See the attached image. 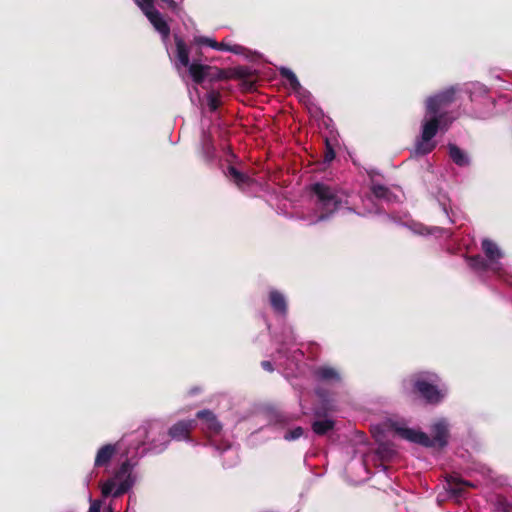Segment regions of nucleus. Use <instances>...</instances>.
I'll return each mask as SVG.
<instances>
[{
	"label": "nucleus",
	"instance_id": "obj_13",
	"mask_svg": "<svg viewBox=\"0 0 512 512\" xmlns=\"http://www.w3.org/2000/svg\"><path fill=\"white\" fill-rule=\"evenodd\" d=\"M174 41H175V45H176L175 67L178 70H180L181 68H183V67L186 68L189 66V64H191L190 58H189L190 51H189L187 44L181 37L175 35Z\"/></svg>",
	"mask_w": 512,
	"mask_h": 512
},
{
	"label": "nucleus",
	"instance_id": "obj_20",
	"mask_svg": "<svg viewBox=\"0 0 512 512\" xmlns=\"http://www.w3.org/2000/svg\"><path fill=\"white\" fill-rule=\"evenodd\" d=\"M269 301L273 310L281 315L287 314V302L284 295L278 290H271L269 293Z\"/></svg>",
	"mask_w": 512,
	"mask_h": 512
},
{
	"label": "nucleus",
	"instance_id": "obj_24",
	"mask_svg": "<svg viewBox=\"0 0 512 512\" xmlns=\"http://www.w3.org/2000/svg\"><path fill=\"white\" fill-rule=\"evenodd\" d=\"M279 72L280 75L288 81L290 87L293 90L297 91L301 88V84L292 70L286 67H282L280 68Z\"/></svg>",
	"mask_w": 512,
	"mask_h": 512
},
{
	"label": "nucleus",
	"instance_id": "obj_31",
	"mask_svg": "<svg viewBox=\"0 0 512 512\" xmlns=\"http://www.w3.org/2000/svg\"><path fill=\"white\" fill-rule=\"evenodd\" d=\"M261 367L265 371H267V372H273L274 371L273 364L270 361H267V360H264V361L261 362Z\"/></svg>",
	"mask_w": 512,
	"mask_h": 512
},
{
	"label": "nucleus",
	"instance_id": "obj_17",
	"mask_svg": "<svg viewBox=\"0 0 512 512\" xmlns=\"http://www.w3.org/2000/svg\"><path fill=\"white\" fill-rule=\"evenodd\" d=\"M446 482V490L457 498L463 496L466 488L473 486L470 482L464 481L454 476H450L449 478H447Z\"/></svg>",
	"mask_w": 512,
	"mask_h": 512
},
{
	"label": "nucleus",
	"instance_id": "obj_34",
	"mask_svg": "<svg viewBox=\"0 0 512 512\" xmlns=\"http://www.w3.org/2000/svg\"><path fill=\"white\" fill-rule=\"evenodd\" d=\"M276 417H277V421H278V422H281V423H282V422H284V421H285V420H284V417H283L282 415H280V414H278Z\"/></svg>",
	"mask_w": 512,
	"mask_h": 512
},
{
	"label": "nucleus",
	"instance_id": "obj_8",
	"mask_svg": "<svg viewBox=\"0 0 512 512\" xmlns=\"http://www.w3.org/2000/svg\"><path fill=\"white\" fill-rule=\"evenodd\" d=\"M449 430L444 421H439L432 426V437L429 436L427 448L442 449L448 444Z\"/></svg>",
	"mask_w": 512,
	"mask_h": 512
},
{
	"label": "nucleus",
	"instance_id": "obj_16",
	"mask_svg": "<svg viewBox=\"0 0 512 512\" xmlns=\"http://www.w3.org/2000/svg\"><path fill=\"white\" fill-rule=\"evenodd\" d=\"M225 175L240 189L249 186L252 179L246 173L239 171L235 166L229 165Z\"/></svg>",
	"mask_w": 512,
	"mask_h": 512
},
{
	"label": "nucleus",
	"instance_id": "obj_28",
	"mask_svg": "<svg viewBox=\"0 0 512 512\" xmlns=\"http://www.w3.org/2000/svg\"><path fill=\"white\" fill-rule=\"evenodd\" d=\"M304 434V430L302 427H296L292 430H288L285 435L284 439L287 441H292L300 438Z\"/></svg>",
	"mask_w": 512,
	"mask_h": 512
},
{
	"label": "nucleus",
	"instance_id": "obj_7",
	"mask_svg": "<svg viewBox=\"0 0 512 512\" xmlns=\"http://www.w3.org/2000/svg\"><path fill=\"white\" fill-rule=\"evenodd\" d=\"M196 427L195 420H180L172 425L168 430V435L175 441H190L191 432Z\"/></svg>",
	"mask_w": 512,
	"mask_h": 512
},
{
	"label": "nucleus",
	"instance_id": "obj_29",
	"mask_svg": "<svg viewBox=\"0 0 512 512\" xmlns=\"http://www.w3.org/2000/svg\"><path fill=\"white\" fill-rule=\"evenodd\" d=\"M136 3L145 15L150 11L156 10L154 0H136Z\"/></svg>",
	"mask_w": 512,
	"mask_h": 512
},
{
	"label": "nucleus",
	"instance_id": "obj_23",
	"mask_svg": "<svg viewBox=\"0 0 512 512\" xmlns=\"http://www.w3.org/2000/svg\"><path fill=\"white\" fill-rule=\"evenodd\" d=\"M335 422L332 419L317 420L312 423V430L315 434L323 436L333 430Z\"/></svg>",
	"mask_w": 512,
	"mask_h": 512
},
{
	"label": "nucleus",
	"instance_id": "obj_11",
	"mask_svg": "<svg viewBox=\"0 0 512 512\" xmlns=\"http://www.w3.org/2000/svg\"><path fill=\"white\" fill-rule=\"evenodd\" d=\"M196 417L203 421L204 429L212 435H218L222 430V424L214 412L209 409L198 411Z\"/></svg>",
	"mask_w": 512,
	"mask_h": 512
},
{
	"label": "nucleus",
	"instance_id": "obj_2",
	"mask_svg": "<svg viewBox=\"0 0 512 512\" xmlns=\"http://www.w3.org/2000/svg\"><path fill=\"white\" fill-rule=\"evenodd\" d=\"M133 464L127 458L114 471L111 478L101 484V494L107 498L112 496L118 498L127 493L134 485L135 479L132 475Z\"/></svg>",
	"mask_w": 512,
	"mask_h": 512
},
{
	"label": "nucleus",
	"instance_id": "obj_19",
	"mask_svg": "<svg viewBox=\"0 0 512 512\" xmlns=\"http://www.w3.org/2000/svg\"><path fill=\"white\" fill-rule=\"evenodd\" d=\"M481 247L485 256L487 257V260L491 264H494L503 256V253L501 252L497 244L490 239H483Z\"/></svg>",
	"mask_w": 512,
	"mask_h": 512
},
{
	"label": "nucleus",
	"instance_id": "obj_6",
	"mask_svg": "<svg viewBox=\"0 0 512 512\" xmlns=\"http://www.w3.org/2000/svg\"><path fill=\"white\" fill-rule=\"evenodd\" d=\"M187 68L189 75L196 84H202L207 77L211 79H224L226 77L223 70L197 63L196 61L189 64Z\"/></svg>",
	"mask_w": 512,
	"mask_h": 512
},
{
	"label": "nucleus",
	"instance_id": "obj_5",
	"mask_svg": "<svg viewBox=\"0 0 512 512\" xmlns=\"http://www.w3.org/2000/svg\"><path fill=\"white\" fill-rule=\"evenodd\" d=\"M457 89L449 87L426 100L427 114H440L456 100Z\"/></svg>",
	"mask_w": 512,
	"mask_h": 512
},
{
	"label": "nucleus",
	"instance_id": "obj_3",
	"mask_svg": "<svg viewBox=\"0 0 512 512\" xmlns=\"http://www.w3.org/2000/svg\"><path fill=\"white\" fill-rule=\"evenodd\" d=\"M453 119L448 117V112L440 114H427L422 121L421 141L417 143L416 150L420 154H428L434 148L435 144H430L439 129L447 131Z\"/></svg>",
	"mask_w": 512,
	"mask_h": 512
},
{
	"label": "nucleus",
	"instance_id": "obj_12",
	"mask_svg": "<svg viewBox=\"0 0 512 512\" xmlns=\"http://www.w3.org/2000/svg\"><path fill=\"white\" fill-rule=\"evenodd\" d=\"M194 42L198 45H205V46H208V47H211L215 50H219V51H229V52H232L234 54H240L243 50V47L241 45H228L224 42H217L216 40L212 39V38H209V37H205V36H199V37H196L194 39Z\"/></svg>",
	"mask_w": 512,
	"mask_h": 512
},
{
	"label": "nucleus",
	"instance_id": "obj_10",
	"mask_svg": "<svg viewBox=\"0 0 512 512\" xmlns=\"http://www.w3.org/2000/svg\"><path fill=\"white\" fill-rule=\"evenodd\" d=\"M395 432L401 438H403V439H405L407 441H410L412 443L419 444V445H421L423 447H426V446L429 445L428 444L429 435L424 433V432H422V431L415 430V429H412V428L396 426L395 427Z\"/></svg>",
	"mask_w": 512,
	"mask_h": 512
},
{
	"label": "nucleus",
	"instance_id": "obj_1",
	"mask_svg": "<svg viewBox=\"0 0 512 512\" xmlns=\"http://www.w3.org/2000/svg\"><path fill=\"white\" fill-rule=\"evenodd\" d=\"M403 393L425 401L426 404L438 405L447 395V388L441 384V378L431 371H419L402 381Z\"/></svg>",
	"mask_w": 512,
	"mask_h": 512
},
{
	"label": "nucleus",
	"instance_id": "obj_25",
	"mask_svg": "<svg viewBox=\"0 0 512 512\" xmlns=\"http://www.w3.org/2000/svg\"><path fill=\"white\" fill-rule=\"evenodd\" d=\"M206 99L211 112H215L221 106V93L217 90H210Z\"/></svg>",
	"mask_w": 512,
	"mask_h": 512
},
{
	"label": "nucleus",
	"instance_id": "obj_30",
	"mask_svg": "<svg viewBox=\"0 0 512 512\" xmlns=\"http://www.w3.org/2000/svg\"><path fill=\"white\" fill-rule=\"evenodd\" d=\"M160 5L164 8L174 10L176 8V2L174 0H159Z\"/></svg>",
	"mask_w": 512,
	"mask_h": 512
},
{
	"label": "nucleus",
	"instance_id": "obj_21",
	"mask_svg": "<svg viewBox=\"0 0 512 512\" xmlns=\"http://www.w3.org/2000/svg\"><path fill=\"white\" fill-rule=\"evenodd\" d=\"M201 154L206 160H211L215 154L213 137L210 133L203 132L200 140Z\"/></svg>",
	"mask_w": 512,
	"mask_h": 512
},
{
	"label": "nucleus",
	"instance_id": "obj_32",
	"mask_svg": "<svg viewBox=\"0 0 512 512\" xmlns=\"http://www.w3.org/2000/svg\"><path fill=\"white\" fill-rule=\"evenodd\" d=\"M101 504L99 501H94L89 508L88 512H100Z\"/></svg>",
	"mask_w": 512,
	"mask_h": 512
},
{
	"label": "nucleus",
	"instance_id": "obj_4",
	"mask_svg": "<svg viewBox=\"0 0 512 512\" xmlns=\"http://www.w3.org/2000/svg\"><path fill=\"white\" fill-rule=\"evenodd\" d=\"M311 193L316 197V205L322 211L319 221L327 219L337 211L342 203L335 188L321 182H316L310 187Z\"/></svg>",
	"mask_w": 512,
	"mask_h": 512
},
{
	"label": "nucleus",
	"instance_id": "obj_33",
	"mask_svg": "<svg viewBox=\"0 0 512 512\" xmlns=\"http://www.w3.org/2000/svg\"><path fill=\"white\" fill-rule=\"evenodd\" d=\"M391 450H389L388 448L386 447H379L378 449V453L381 455V457H385L387 456L388 454H390Z\"/></svg>",
	"mask_w": 512,
	"mask_h": 512
},
{
	"label": "nucleus",
	"instance_id": "obj_26",
	"mask_svg": "<svg viewBox=\"0 0 512 512\" xmlns=\"http://www.w3.org/2000/svg\"><path fill=\"white\" fill-rule=\"evenodd\" d=\"M371 192L378 199H388L391 194L390 190L381 184H373L371 186Z\"/></svg>",
	"mask_w": 512,
	"mask_h": 512
},
{
	"label": "nucleus",
	"instance_id": "obj_27",
	"mask_svg": "<svg viewBox=\"0 0 512 512\" xmlns=\"http://www.w3.org/2000/svg\"><path fill=\"white\" fill-rule=\"evenodd\" d=\"M336 154L334 151V148L330 144L328 139H325V150L323 155V162L324 163H330L332 160H334Z\"/></svg>",
	"mask_w": 512,
	"mask_h": 512
},
{
	"label": "nucleus",
	"instance_id": "obj_18",
	"mask_svg": "<svg viewBox=\"0 0 512 512\" xmlns=\"http://www.w3.org/2000/svg\"><path fill=\"white\" fill-rule=\"evenodd\" d=\"M468 267L476 273L487 272L491 268V263L480 254L473 256H466Z\"/></svg>",
	"mask_w": 512,
	"mask_h": 512
},
{
	"label": "nucleus",
	"instance_id": "obj_35",
	"mask_svg": "<svg viewBox=\"0 0 512 512\" xmlns=\"http://www.w3.org/2000/svg\"><path fill=\"white\" fill-rule=\"evenodd\" d=\"M198 391H199V389H198V388H194V389H192V390L190 391V394H195V393H197Z\"/></svg>",
	"mask_w": 512,
	"mask_h": 512
},
{
	"label": "nucleus",
	"instance_id": "obj_14",
	"mask_svg": "<svg viewBox=\"0 0 512 512\" xmlns=\"http://www.w3.org/2000/svg\"><path fill=\"white\" fill-rule=\"evenodd\" d=\"M316 380L324 383H340L342 380L340 372L331 366H319L314 371Z\"/></svg>",
	"mask_w": 512,
	"mask_h": 512
},
{
	"label": "nucleus",
	"instance_id": "obj_15",
	"mask_svg": "<svg viewBox=\"0 0 512 512\" xmlns=\"http://www.w3.org/2000/svg\"><path fill=\"white\" fill-rule=\"evenodd\" d=\"M145 16L148 18L155 30L161 34L164 40L169 37L170 27L157 9L148 12Z\"/></svg>",
	"mask_w": 512,
	"mask_h": 512
},
{
	"label": "nucleus",
	"instance_id": "obj_22",
	"mask_svg": "<svg viewBox=\"0 0 512 512\" xmlns=\"http://www.w3.org/2000/svg\"><path fill=\"white\" fill-rule=\"evenodd\" d=\"M448 149L449 157L457 166L464 167L470 164V160L466 153L463 150H461L457 145L449 144Z\"/></svg>",
	"mask_w": 512,
	"mask_h": 512
},
{
	"label": "nucleus",
	"instance_id": "obj_9",
	"mask_svg": "<svg viewBox=\"0 0 512 512\" xmlns=\"http://www.w3.org/2000/svg\"><path fill=\"white\" fill-rule=\"evenodd\" d=\"M120 448V442L101 446L96 453L94 467H107Z\"/></svg>",
	"mask_w": 512,
	"mask_h": 512
}]
</instances>
